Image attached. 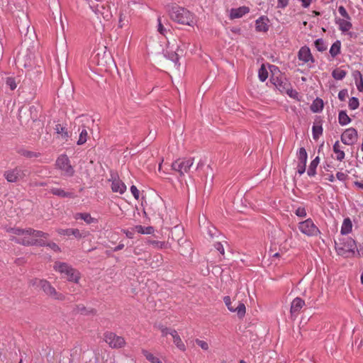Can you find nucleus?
<instances>
[{"label":"nucleus","mask_w":363,"mask_h":363,"mask_svg":"<svg viewBox=\"0 0 363 363\" xmlns=\"http://www.w3.org/2000/svg\"><path fill=\"white\" fill-rule=\"evenodd\" d=\"M6 231L10 233L9 240L24 246L40 245L44 246L45 242L39 238L47 239L49 235L40 230L28 228H6Z\"/></svg>","instance_id":"obj_1"},{"label":"nucleus","mask_w":363,"mask_h":363,"mask_svg":"<svg viewBox=\"0 0 363 363\" xmlns=\"http://www.w3.org/2000/svg\"><path fill=\"white\" fill-rule=\"evenodd\" d=\"M169 16L174 21L193 26L194 24V15L187 9L178 6H173L169 11Z\"/></svg>","instance_id":"obj_2"},{"label":"nucleus","mask_w":363,"mask_h":363,"mask_svg":"<svg viewBox=\"0 0 363 363\" xmlns=\"http://www.w3.org/2000/svg\"><path fill=\"white\" fill-rule=\"evenodd\" d=\"M53 269L69 281L77 283L80 279V273L66 262H55Z\"/></svg>","instance_id":"obj_3"},{"label":"nucleus","mask_w":363,"mask_h":363,"mask_svg":"<svg viewBox=\"0 0 363 363\" xmlns=\"http://www.w3.org/2000/svg\"><path fill=\"white\" fill-rule=\"evenodd\" d=\"M356 250L355 241L350 238L340 240L339 242H335V250L340 256L345 257L353 256Z\"/></svg>","instance_id":"obj_4"},{"label":"nucleus","mask_w":363,"mask_h":363,"mask_svg":"<svg viewBox=\"0 0 363 363\" xmlns=\"http://www.w3.org/2000/svg\"><path fill=\"white\" fill-rule=\"evenodd\" d=\"M55 165L62 172V175L65 177H70L74 174V169L66 155H60L56 160Z\"/></svg>","instance_id":"obj_5"},{"label":"nucleus","mask_w":363,"mask_h":363,"mask_svg":"<svg viewBox=\"0 0 363 363\" xmlns=\"http://www.w3.org/2000/svg\"><path fill=\"white\" fill-rule=\"evenodd\" d=\"M34 284H37L46 295L50 296L51 298L60 301L65 300V296L62 294L58 293L47 280L36 279Z\"/></svg>","instance_id":"obj_6"},{"label":"nucleus","mask_w":363,"mask_h":363,"mask_svg":"<svg viewBox=\"0 0 363 363\" xmlns=\"http://www.w3.org/2000/svg\"><path fill=\"white\" fill-rule=\"evenodd\" d=\"M194 161V159L193 157L178 159L172 164V168L182 176L189 172Z\"/></svg>","instance_id":"obj_7"},{"label":"nucleus","mask_w":363,"mask_h":363,"mask_svg":"<svg viewBox=\"0 0 363 363\" xmlns=\"http://www.w3.org/2000/svg\"><path fill=\"white\" fill-rule=\"evenodd\" d=\"M298 229L303 234L311 237L317 236L320 233V230L311 218L300 222Z\"/></svg>","instance_id":"obj_8"},{"label":"nucleus","mask_w":363,"mask_h":363,"mask_svg":"<svg viewBox=\"0 0 363 363\" xmlns=\"http://www.w3.org/2000/svg\"><path fill=\"white\" fill-rule=\"evenodd\" d=\"M27 170L16 167L4 172V177L8 182L14 183L23 179L26 176Z\"/></svg>","instance_id":"obj_9"},{"label":"nucleus","mask_w":363,"mask_h":363,"mask_svg":"<svg viewBox=\"0 0 363 363\" xmlns=\"http://www.w3.org/2000/svg\"><path fill=\"white\" fill-rule=\"evenodd\" d=\"M104 340L112 348H121L125 345V341L123 337L118 336L112 332L104 333Z\"/></svg>","instance_id":"obj_10"},{"label":"nucleus","mask_w":363,"mask_h":363,"mask_svg":"<svg viewBox=\"0 0 363 363\" xmlns=\"http://www.w3.org/2000/svg\"><path fill=\"white\" fill-rule=\"evenodd\" d=\"M108 181L111 182V187L113 192L123 194L126 191V185L119 179L117 174L112 173Z\"/></svg>","instance_id":"obj_11"},{"label":"nucleus","mask_w":363,"mask_h":363,"mask_svg":"<svg viewBox=\"0 0 363 363\" xmlns=\"http://www.w3.org/2000/svg\"><path fill=\"white\" fill-rule=\"evenodd\" d=\"M357 131L354 128L346 129L341 135V141L347 145H352L357 140Z\"/></svg>","instance_id":"obj_12"},{"label":"nucleus","mask_w":363,"mask_h":363,"mask_svg":"<svg viewBox=\"0 0 363 363\" xmlns=\"http://www.w3.org/2000/svg\"><path fill=\"white\" fill-rule=\"evenodd\" d=\"M270 80L281 92L289 94V86L290 85L285 79H284L278 77L272 76Z\"/></svg>","instance_id":"obj_13"},{"label":"nucleus","mask_w":363,"mask_h":363,"mask_svg":"<svg viewBox=\"0 0 363 363\" xmlns=\"http://www.w3.org/2000/svg\"><path fill=\"white\" fill-rule=\"evenodd\" d=\"M298 60L304 63L309 62H314V58L311 52V50L307 46L301 47L298 53Z\"/></svg>","instance_id":"obj_14"},{"label":"nucleus","mask_w":363,"mask_h":363,"mask_svg":"<svg viewBox=\"0 0 363 363\" xmlns=\"http://www.w3.org/2000/svg\"><path fill=\"white\" fill-rule=\"evenodd\" d=\"M305 306V301L299 297L293 300L291 304L290 313L291 316L296 317L300 313L301 308Z\"/></svg>","instance_id":"obj_15"},{"label":"nucleus","mask_w":363,"mask_h":363,"mask_svg":"<svg viewBox=\"0 0 363 363\" xmlns=\"http://www.w3.org/2000/svg\"><path fill=\"white\" fill-rule=\"evenodd\" d=\"M269 19L266 16H261L255 21V29L257 32H267L269 30Z\"/></svg>","instance_id":"obj_16"},{"label":"nucleus","mask_w":363,"mask_h":363,"mask_svg":"<svg viewBox=\"0 0 363 363\" xmlns=\"http://www.w3.org/2000/svg\"><path fill=\"white\" fill-rule=\"evenodd\" d=\"M57 232L58 233V234L61 235H67V236H69V235H74L75 238H81L82 237H85L86 236V234L85 233H82L79 231V230L77 229V228H67V229H62V228H59L57 230Z\"/></svg>","instance_id":"obj_17"},{"label":"nucleus","mask_w":363,"mask_h":363,"mask_svg":"<svg viewBox=\"0 0 363 363\" xmlns=\"http://www.w3.org/2000/svg\"><path fill=\"white\" fill-rule=\"evenodd\" d=\"M50 192L53 195L57 196L62 198H74L76 196L72 192L65 191L64 189L60 188L52 187L50 189Z\"/></svg>","instance_id":"obj_18"},{"label":"nucleus","mask_w":363,"mask_h":363,"mask_svg":"<svg viewBox=\"0 0 363 363\" xmlns=\"http://www.w3.org/2000/svg\"><path fill=\"white\" fill-rule=\"evenodd\" d=\"M250 9L247 6H241L237 9H232L230 11L231 18H238L243 16L249 12Z\"/></svg>","instance_id":"obj_19"},{"label":"nucleus","mask_w":363,"mask_h":363,"mask_svg":"<svg viewBox=\"0 0 363 363\" xmlns=\"http://www.w3.org/2000/svg\"><path fill=\"white\" fill-rule=\"evenodd\" d=\"M339 26V29L342 32H347L352 28L351 19L340 18L336 21Z\"/></svg>","instance_id":"obj_20"},{"label":"nucleus","mask_w":363,"mask_h":363,"mask_svg":"<svg viewBox=\"0 0 363 363\" xmlns=\"http://www.w3.org/2000/svg\"><path fill=\"white\" fill-rule=\"evenodd\" d=\"M170 335H172L174 343L175 344L177 347L182 351H185L186 346L182 342L179 335H178L177 332L175 330H171Z\"/></svg>","instance_id":"obj_21"},{"label":"nucleus","mask_w":363,"mask_h":363,"mask_svg":"<svg viewBox=\"0 0 363 363\" xmlns=\"http://www.w3.org/2000/svg\"><path fill=\"white\" fill-rule=\"evenodd\" d=\"M86 128L87 127L83 124L81 128H79V130H80L79 139L77 140V145H83L87 141L89 136Z\"/></svg>","instance_id":"obj_22"},{"label":"nucleus","mask_w":363,"mask_h":363,"mask_svg":"<svg viewBox=\"0 0 363 363\" xmlns=\"http://www.w3.org/2000/svg\"><path fill=\"white\" fill-rule=\"evenodd\" d=\"M352 229V223L349 218H345L341 227L340 233L342 235L349 234Z\"/></svg>","instance_id":"obj_23"},{"label":"nucleus","mask_w":363,"mask_h":363,"mask_svg":"<svg viewBox=\"0 0 363 363\" xmlns=\"http://www.w3.org/2000/svg\"><path fill=\"white\" fill-rule=\"evenodd\" d=\"M333 152L336 155V160L341 162L345 159V152L340 150V145L339 141H336L333 147Z\"/></svg>","instance_id":"obj_24"},{"label":"nucleus","mask_w":363,"mask_h":363,"mask_svg":"<svg viewBox=\"0 0 363 363\" xmlns=\"http://www.w3.org/2000/svg\"><path fill=\"white\" fill-rule=\"evenodd\" d=\"M74 218L76 220L82 219L84 220L87 224H91L94 220V218H93L88 213H77L74 214Z\"/></svg>","instance_id":"obj_25"},{"label":"nucleus","mask_w":363,"mask_h":363,"mask_svg":"<svg viewBox=\"0 0 363 363\" xmlns=\"http://www.w3.org/2000/svg\"><path fill=\"white\" fill-rule=\"evenodd\" d=\"M338 122L341 125H346L351 122L345 111H340L338 114Z\"/></svg>","instance_id":"obj_26"},{"label":"nucleus","mask_w":363,"mask_h":363,"mask_svg":"<svg viewBox=\"0 0 363 363\" xmlns=\"http://www.w3.org/2000/svg\"><path fill=\"white\" fill-rule=\"evenodd\" d=\"M319 163V157H316L313 160L311 161L307 174L310 177H313L316 174V168Z\"/></svg>","instance_id":"obj_27"},{"label":"nucleus","mask_w":363,"mask_h":363,"mask_svg":"<svg viewBox=\"0 0 363 363\" xmlns=\"http://www.w3.org/2000/svg\"><path fill=\"white\" fill-rule=\"evenodd\" d=\"M133 230L140 234L150 235L154 233V228L152 226L143 227L140 225H135Z\"/></svg>","instance_id":"obj_28"},{"label":"nucleus","mask_w":363,"mask_h":363,"mask_svg":"<svg viewBox=\"0 0 363 363\" xmlns=\"http://www.w3.org/2000/svg\"><path fill=\"white\" fill-rule=\"evenodd\" d=\"M341 43L340 40H336L330 47V54L332 57H335L340 52Z\"/></svg>","instance_id":"obj_29"},{"label":"nucleus","mask_w":363,"mask_h":363,"mask_svg":"<svg viewBox=\"0 0 363 363\" xmlns=\"http://www.w3.org/2000/svg\"><path fill=\"white\" fill-rule=\"evenodd\" d=\"M313 138L317 140L323 134V128L321 125L314 124L312 128Z\"/></svg>","instance_id":"obj_30"},{"label":"nucleus","mask_w":363,"mask_h":363,"mask_svg":"<svg viewBox=\"0 0 363 363\" xmlns=\"http://www.w3.org/2000/svg\"><path fill=\"white\" fill-rule=\"evenodd\" d=\"M347 72L341 69H335L333 71L332 75L337 80H342L345 77Z\"/></svg>","instance_id":"obj_31"},{"label":"nucleus","mask_w":363,"mask_h":363,"mask_svg":"<svg viewBox=\"0 0 363 363\" xmlns=\"http://www.w3.org/2000/svg\"><path fill=\"white\" fill-rule=\"evenodd\" d=\"M233 312H237L238 315L240 318H242L245 315V312H246V308H245V304L242 303L238 302V306L236 307L234 306Z\"/></svg>","instance_id":"obj_32"},{"label":"nucleus","mask_w":363,"mask_h":363,"mask_svg":"<svg viewBox=\"0 0 363 363\" xmlns=\"http://www.w3.org/2000/svg\"><path fill=\"white\" fill-rule=\"evenodd\" d=\"M315 47L319 52H323L327 50V45L322 38L317 39L315 42Z\"/></svg>","instance_id":"obj_33"},{"label":"nucleus","mask_w":363,"mask_h":363,"mask_svg":"<svg viewBox=\"0 0 363 363\" xmlns=\"http://www.w3.org/2000/svg\"><path fill=\"white\" fill-rule=\"evenodd\" d=\"M356 85L359 91H363V78L362 74L357 71L355 74Z\"/></svg>","instance_id":"obj_34"},{"label":"nucleus","mask_w":363,"mask_h":363,"mask_svg":"<svg viewBox=\"0 0 363 363\" xmlns=\"http://www.w3.org/2000/svg\"><path fill=\"white\" fill-rule=\"evenodd\" d=\"M142 353L145 357V358L151 363H157L158 362L160 361L157 357H155L152 353L149 352L146 350H143Z\"/></svg>","instance_id":"obj_35"},{"label":"nucleus","mask_w":363,"mask_h":363,"mask_svg":"<svg viewBox=\"0 0 363 363\" xmlns=\"http://www.w3.org/2000/svg\"><path fill=\"white\" fill-rule=\"evenodd\" d=\"M298 157L299 162L306 163L308 155H307V152L304 147H301L299 149V151L298 153Z\"/></svg>","instance_id":"obj_36"},{"label":"nucleus","mask_w":363,"mask_h":363,"mask_svg":"<svg viewBox=\"0 0 363 363\" xmlns=\"http://www.w3.org/2000/svg\"><path fill=\"white\" fill-rule=\"evenodd\" d=\"M258 77L261 82H264L268 77L267 70L263 65L259 69Z\"/></svg>","instance_id":"obj_37"},{"label":"nucleus","mask_w":363,"mask_h":363,"mask_svg":"<svg viewBox=\"0 0 363 363\" xmlns=\"http://www.w3.org/2000/svg\"><path fill=\"white\" fill-rule=\"evenodd\" d=\"M359 103L357 97H352L349 100L348 106L351 110H355L359 107Z\"/></svg>","instance_id":"obj_38"},{"label":"nucleus","mask_w":363,"mask_h":363,"mask_svg":"<svg viewBox=\"0 0 363 363\" xmlns=\"http://www.w3.org/2000/svg\"><path fill=\"white\" fill-rule=\"evenodd\" d=\"M323 103L322 100H319V101L316 100L311 106V110L315 113L321 111L323 109Z\"/></svg>","instance_id":"obj_39"},{"label":"nucleus","mask_w":363,"mask_h":363,"mask_svg":"<svg viewBox=\"0 0 363 363\" xmlns=\"http://www.w3.org/2000/svg\"><path fill=\"white\" fill-rule=\"evenodd\" d=\"M19 153L27 158L37 157L39 156L38 153L26 150H21Z\"/></svg>","instance_id":"obj_40"},{"label":"nucleus","mask_w":363,"mask_h":363,"mask_svg":"<svg viewBox=\"0 0 363 363\" xmlns=\"http://www.w3.org/2000/svg\"><path fill=\"white\" fill-rule=\"evenodd\" d=\"M6 84L11 90H14L17 87V84L15 81V79L13 77H7L6 80Z\"/></svg>","instance_id":"obj_41"},{"label":"nucleus","mask_w":363,"mask_h":363,"mask_svg":"<svg viewBox=\"0 0 363 363\" xmlns=\"http://www.w3.org/2000/svg\"><path fill=\"white\" fill-rule=\"evenodd\" d=\"M338 12L341 15V16L343 17V18L351 19L350 16L349 15V13H347V11H346L345 8L343 6H340L338 7Z\"/></svg>","instance_id":"obj_42"},{"label":"nucleus","mask_w":363,"mask_h":363,"mask_svg":"<svg viewBox=\"0 0 363 363\" xmlns=\"http://www.w3.org/2000/svg\"><path fill=\"white\" fill-rule=\"evenodd\" d=\"M149 242L155 248L162 249L166 247V244L164 242H160L157 240H150Z\"/></svg>","instance_id":"obj_43"},{"label":"nucleus","mask_w":363,"mask_h":363,"mask_svg":"<svg viewBox=\"0 0 363 363\" xmlns=\"http://www.w3.org/2000/svg\"><path fill=\"white\" fill-rule=\"evenodd\" d=\"M223 301H224V303L226 305V306L228 307V309L230 311H234V306H233L232 305V301L230 300V296H225L223 298Z\"/></svg>","instance_id":"obj_44"},{"label":"nucleus","mask_w":363,"mask_h":363,"mask_svg":"<svg viewBox=\"0 0 363 363\" xmlns=\"http://www.w3.org/2000/svg\"><path fill=\"white\" fill-rule=\"evenodd\" d=\"M295 214L300 218H305L307 215L306 208L304 207H298L295 211Z\"/></svg>","instance_id":"obj_45"},{"label":"nucleus","mask_w":363,"mask_h":363,"mask_svg":"<svg viewBox=\"0 0 363 363\" xmlns=\"http://www.w3.org/2000/svg\"><path fill=\"white\" fill-rule=\"evenodd\" d=\"M157 23H158V25H157V31H158L160 34H162V35H165V33H166V32H167V30H166V28L164 27V26L162 25V21H161V18H160V17H159V18H157Z\"/></svg>","instance_id":"obj_46"},{"label":"nucleus","mask_w":363,"mask_h":363,"mask_svg":"<svg viewBox=\"0 0 363 363\" xmlns=\"http://www.w3.org/2000/svg\"><path fill=\"white\" fill-rule=\"evenodd\" d=\"M55 130L58 134H61L63 137H67V132L65 131V128L62 127L61 125L57 124L55 126Z\"/></svg>","instance_id":"obj_47"},{"label":"nucleus","mask_w":363,"mask_h":363,"mask_svg":"<svg viewBox=\"0 0 363 363\" xmlns=\"http://www.w3.org/2000/svg\"><path fill=\"white\" fill-rule=\"evenodd\" d=\"M196 343L200 346L203 350H208V344L203 341L199 339L196 340Z\"/></svg>","instance_id":"obj_48"},{"label":"nucleus","mask_w":363,"mask_h":363,"mask_svg":"<svg viewBox=\"0 0 363 363\" xmlns=\"http://www.w3.org/2000/svg\"><path fill=\"white\" fill-rule=\"evenodd\" d=\"M130 191H131L133 196H134V198L135 199L138 200L139 196H140V192H139L138 189H137V187L134 185L131 186Z\"/></svg>","instance_id":"obj_49"},{"label":"nucleus","mask_w":363,"mask_h":363,"mask_svg":"<svg viewBox=\"0 0 363 363\" xmlns=\"http://www.w3.org/2000/svg\"><path fill=\"white\" fill-rule=\"evenodd\" d=\"M347 96V89H342L339 91L338 99L341 101H344Z\"/></svg>","instance_id":"obj_50"},{"label":"nucleus","mask_w":363,"mask_h":363,"mask_svg":"<svg viewBox=\"0 0 363 363\" xmlns=\"http://www.w3.org/2000/svg\"><path fill=\"white\" fill-rule=\"evenodd\" d=\"M159 329L160 330L163 336H166L168 334L170 335V332L171 330H173L174 329H170V328H168L167 327H164L163 325H160L159 327Z\"/></svg>","instance_id":"obj_51"},{"label":"nucleus","mask_w":363,"mask_h":363,"mask_svg":"<svg viewBox=\"0 0 363 363\" xmlns=\"http://www.w3.org/2000/svg\"><path fill=\"white\" fill-rule=\"evenodd\" d=\"M214 247L221 254V255H224L225 254V250H224V247H223V245L221 244V242H217L214 244Z\"/></svg>","instance_id":"obj_52"},{"label":"nucleus","mask_w":363,"mask_h":363,"mask_svg":"<svg viewBox=\"0 0 363 363\" xmlns=\"http://www.w3.org/2000/svg\"><path fill=\"white\" fill-rule=\"evenodd\" d=\"M289 4L288 0H277V8L284 9Z\"/></svg>","instance_id":"obj_53"},{"label":"nucleus","mask_w":363,"mask_h":363,"mask_svg":"<svg viewBox=\"0 0 363 363\" xmlns=\"http://www.w3.org/2000/svg\"><path fill=\"white\" fill-rule=\"evenodd\" d=\"M306 163L298 162V173L301 175L306 171Z\"/></svg>","instance_id":"obj_54"},{"label":"nucleus","mask_w":363,"mask_h":363,"mask_svg":"<svg viewBox=\"0 0 363 363\" xmlns=\"http://www.w3.org/2000/svg\"><path fill=\"white\" fill-rule=\"evenodd\" d=\"M45 245L48 246L50 248H51L52 250H54L55 252H60V248L55 242H50V243H48V244L45 243Z\"/></svg>","instance_id":"obj_55"},{"label":"nucleus","mask_w":363,"mask_h":363,"mask_svg":"<svg viewBox=\"0 0 363 363\" xmlns=\"http://www.w3.org/2000/svg\"><path fill=\"white\" fill-rule=\"evenodd\" d=\"M336 177L340 181H345L347 178V175L343 172H339L336 174Z\"/></svg>","instance_id":"obj_56"},{"label":"nucleus","mask_w":363,"mask_h":363,"mask_svg":"<svg viewBox=\"0 0 363 363\" xmlns=\"http://www.w3.org/2000/svg\"><path fill=\"white\" fill-rule=\"evenodd\" d=\"M300 1L303 8H308L311 5L312 0H300Z\"/></svg>","instance_id":"obj_57"},{"label":"nucleus","mask_w":363,"mask_h":363,"mask_svg":"<svg viewBox=\"0 0 363 363\" xmlns=\"http://www.w3.org/2000/svg\"><path fill=\"white\" fill-rule=\"evenodd\" d=\"M78 312H80L82 314H87L88 311L84 306H77Z\"/></svg>","instance_id":"obj_58"},{"label":"nucleus","mask_w":363,"mask_h":363,"mask_svg":"<svg viewBox=\"0 0 363 363\" xmlns=\"http://www.w3.org/2000/svg\"><path fill=\"white\" fill-rule=\"evenodd\" d=\"M78 120H80V122L86 121V123H89V122H92V123L94 122V121L91 120L89 118L84 117V116L79 117Z\"/></svg>","instance_id":"obj_59"},{"label":"nucleus","mask_w":363,"mask_h":363,"mask_svg":"<svg viewBox=\"0 0 363 363\" xmlns=\"http://www.w3.org/2000/svg\"><path fill=\"white\" fill-rule=\"evenodd\" d=\"M123 233L126 235V236L128 238H133V231H130L128 230H123Z\"/></svg>","instance_id":"obj_60"},{"label":"nucleus","mask_w":363,"mask_h":363,"mask_svg":"<svg viewBox=\"0 0 363 363\" xmlns=\"http://www.w3.org/2000/svg\"><path fill=\"white\" fill-rule=\"evenodd\" d=\"M124 247V245L122 244V243H120L119 245H118L114 249H113V251L114 252H117L118 250H122L123 248Z\"/></svg>","instance_id":"obj_61"},{"label":"nucleus","mask_w":363,"mask_h":363,"mask_svg":"<svg viewBox=\"0 0 363 363\" xmlns=\"http://www.w3.org/2000/svg\"><path fill=\"white\" fill-rule=\"evenodd\" d=\"M354 186H356L357 187L363 190V182H354Z\"/></svg>","instance_id":"obj_62"},{"label":"nucleus","mask_w":363,"mask_h":363,"mask_svg":"<svg viewBox=\"0 0 363 363\" xmlns=\"http://www.w3.org/2000/svg\"><path fill=\"white\" fill-rule=\"evenodd\" d=\"M174 57H175V59H174L173 60L175 62V63H177L179 60L178 55L175 54Z\"/></svg>","instance_id":"obj_63"},{"label":"nucleus","mask_w":363,"mask_h":363,"mask_svg":"<svg viewBox=\"0 0 363 363\" xmlns=\"http://www.w3.org/2000/svg\"><path fill=\"white\" fill-rule=\"evenodd\" d=\"M293 91H293L291 89H290V88L289 87V94H289L290 96H293V95H292Z\"/></svg>","instance_id":"obj_64"}]
</instances>
